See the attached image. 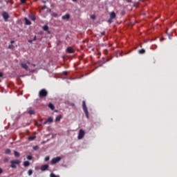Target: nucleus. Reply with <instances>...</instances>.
Here are the masks:
<instances>
[{"label": "nucleus", "instance_id": "nucleus-14", "mask_svg": "<svg viewBox=\"0 0 177 177\" xmlns=\"http://www.w3.org/2000/svg\"><path fill=\"white\" fill-rule=\"evenodd\" d=\"M62 120V115H59L55 118V122H59Z\"/></svg>", "mask_w": 177, "mask_h": 177}, {"label": "nucleus", "instance_id": "nucleus-5", "mask_svg": "<svg viewBox=\"0 0 177 177\" xmlns=\"http://www.w3.org/2000/svg\"><path fill=\"white\" fill-rule=\"evenodd\" d=\"M84 136H85V131H84V130L82 129H80L79 131L77 139L81 140L82 139V138H84Z\"/></svg>", "mask_w": 177, "mask_h": 177}, {"label": "nucleus", "instance_id": "nucleus-9", "mask_svg": "<svg viewBox=\"0 0 177 177\" xmlns=\"http://www.w3.org/2000/svg\"><path fill=\"white\" fill-rule=\"evenodd\" d=\"M66 51L68 52V53H74V52H75V50H74V48H73V47H68L66 49Z\"/></svg>", "mask_w": 177, "mask_h": 177}, {"label": "nucleus", "instance_id": "nucleus-42", "mask_svg": "<svg viewBox=\"0 0 177 177\" xmlns=\"http://www.w3.org/2000/svg\"><path fill=\"white\" fill-rule=\"evenodd\" d=\"M27 63H28V64H31V62H30V60H28Z\"/></svg>", "mask_w": 177, "mask_h": 177}, {"label": "nucleus", "instance_id": "nucleus-30", "mask_svg": "<svg viewBox=\"0 0 177 177\" xmlns=\"http://www.w3.org/2000/svg\"><path fill=\"white\" fill-rule=\"evenodd\" d=\"M4 162H8V161H9V159H8V158H6L3 159Z\"/></svg>", "mask_w": 177, "mask_h": 177}, {"label": "nucleus", "instance_id": "nucleus-43", "mask_svg": "<svg viewBox=\"0 0 177 177\" xmlns=\"http://www.w3.org/2000/svg\"><path fill=\"white\" fill-rule=\"evenodd\" d=\"M3 171L2 169L0 168V174H2Z\"/></svg>", "mask_w": 177, "mask_h": 177}, {"label": "nucleus", "instance_id": "nucleus-32", "mask_svg": "<svg viewBox=\"0 0 177 177\" xmlns=\"http://www.w3.org/2000/svg\"><path fill=\"white\" fill-rule=\"evenodd\" d=\"M91 19H92V20H95V15H91Z\"/></svg>", "mask_w": 177, "mask_h": 177}, {"label": "nucleus", "instance_id": "nucleus-19", "mask_svg": "<svg viewBox=\"0 0 177 177\" xmlns=\"http://www.w3.org/2000/svg\"><path fill=\"white\" fill-rule=\"evenodd\" d=\"M146 50L143 48L140 49L138 50V53L140 54V55H143V53H145Z\"/></svg>", "mask_w": 177, "mask_h": 177}, {"label": "nucleus", "instance_id": "nucleus-25", "mask_svg": "<svg viewBox=\"0 0 177 177\" xmlns=\"http://www.w3.org/2000/svg\"><path fill=\"white\" fill-rule=\"evenodd\" d=\"M28 175H29V176H31V175H32V169L28 170Z\"/></svg>", "mask_w": 177, "mask_h": 177}, {"label": "nucleus", "instance_id": "nucleus-7", "mask_svg": "<svg viewBox=\"0 0 177 177\" xmlns=\"http://www.w3.org/2000/svg\"><path fill=\"white\" fill-rule=\"evenodd\" d=\"M20 66L21 67H22V68H24V70H26V71H28V66L27 65V64L21 63Z\"/></svg>", "mask_w": 177, "mask_h": 177}, {"label": "nucleus", "instance_id": "nucleus-6", "mask_svg": "<svg viewBox=\"0 0 177 177\" xmlns=\"http://www.w3.org/2000/svg\"><path fill=\"white\" fill-rule=\"evenodd\" d=\"M2 17L4 19V21H8V19H9V14L6 12H3L2 14Z\"/></svg>", "mask_w": 177, "mask_h": 177}, {"label": "nucleus", "instance_id": "nucleus-34", "mask_svg": "<svg viewBox=\"0 0 177 177\" xmlns=\"http://www.w3.org/2000/svg\"><path fill=\"white\" fill-rule=\"evenodd\" d=\"M21 1V3H26V0H20Z\"/></svg>", "mask_w": 177, "mask_h": 177}, {"label": "nucleus", "instance_id": "nucleus-49", "mask_svg": "<svg viewBox=\"0 0 177 177\" xmlns=\"http://www.w3.org/2000/svg\"><path fill=\"white\" fill-rule=\"evenodd\" d=\"M139 1H143V0H139Z\"/></svg>", "mask_w": 177, "mask_h": 177}, {"label": "nucleus", "instance_id": "nucleus-41", "mask_svg": "<svg viewBox=\"0 0 177 177\" xmlns=\"http://www.w3.org/2000/svg\"><path fill=\"white\" fill-rule=\"evenodd\" d=\"M10 44H15V40H11Z\"/></svg>", "mask_w": 177, "mask_h": 177}, {"label": "nucleus", "instance_id": "nucleus-12", "mask_svg": "<svg viewBox=\"0 0 177 177\" xmlns=\"http://www.w3.org/2000/svg\"><path fill=\"white\" fill-rule=\"evenodd\" d=\"M115 12L114 11L111 12L110 13V17L111 20H113V19L115 17Z\"/></svg>", "mask_w": 177, "mask_h": 177}, {"label": "nucleus", "instance_id": "nucleus-38", "mask_svg": "<svg viewBox=\"0 0 177 177\" xmlns=\"http://www.w3.org/2000/svg\"><path fill=\"white\" fill-rule=\"evenodd\" d=\"M32 41H37V36H35Z\"/></svg>", "mask_w": 177, "mask_h": 177}, {"label": "nucleus", "instance_id": "nucleus-21", "mask_svg": "<svg viewBox=\"0 0 177 177\" xmlns=\"http://www.w3.org/2000/svg\"><path fill=\"white\" fill-rule=\"evenodd\" d=\"M37 137L35 136L28 137V140H35Z\"/></svg>", "mask_w": 177, "mask_h": 177}, {"label": "nucleus", "instance_id": "nucleus-46", "mask_svg": "<svg viewBox=\"0 0 177 177\" xmlns=\"http://www.w3.org/2000/svg\"><path fill=\"white\" fill-rule=\"evenodd\" d=\"M73 2H77V0H72Z\"/></svg>", "mask_w": 177, "mask_h": 177}, {"label": "nucleus", "instance_id": "nucleus-36", "mask_svg": "<svg viewBox=\"0 0 177 177\" xmlns=\"http://www.w3.org/2000/svg\"><path fill=\"white\" fill-rule=\"evenodd\" d=\"M107 49L104 50V55H107Z\"/></svg>", "mask_w": 177, "mask_h": 177}, {"label": "nucleus", "instance_id": "nucleus-1", "mask_svg": "<svg viewBox=\"0 0 177 177\" xmlns=\"http://www.w3.org/2000/svg\"><path fill=\"white\" fill-rule=\"evenodd\" d=\"M10 167L14 169H16V168H17V165H20V163L21 162L19 160H10Z\"/></svg>", "mask_w": 177, "mask_h": 177}, {"label": "nucleus", "instance_id": "nucleus-15", "mask_svg": "<svg viewBox=\"0 0 177 177\" xmlns=\"http://www.w3.org/2000/svg\"><path fill=\"white\" fill-rule=\"evenodd\" d=\"M29 17L31 20H32V21H35L36 20V17H35V15H29Z\"/></svg>", "mask_w": 177, "mask_h": 177}, {"label": "nucleus", "instance_id": "nucleus-29", "mask_svg": "<svg viewBox=\"0 0 177 177\" xmlns=\"http://www.w3.org/2000/svg\"><path fill=\"white\" fill-rule=\"evenodd\" d=\"M27 158H28V160H32V156H27Z\"/></svg>", "mask_w": 177, "mask_h": 177}, {"label": "nucleus", "instance_id": "nucleus-10", "mask_svg": "<svg viewBox=\"0 0 177 177\" xmlns=\"http://www.w3.org/2000/svg\"><path fill=\"white\" fill-rule=\"evenodd\" d=\"M48 122H53V118H52V117H50L47 119V121L44 122V125H46V124H48Z\"/></svg>", "mask_w": 177, "mask_h": 177}, {"label": "nucleus", "instance_id": "nucleus-17", "mask_svg": "<svg viewBox=\"0 0 177 177\" xmlns=\"http://www.w3.org/2000/svg\"><path fill=\"white\" fill-rule=\"evenodd\" d=\"M48 107H49V109H50L51 110H55V105H53V104H52V103H49V104H48Z\"/></svg>", "mask_w": 177, "mask_h": 177}, {"label": "nucleus", "instance_id": "nucleus-45", "mask_svg": "<svg viewBox=\"0 0 177 177\" xmlns=\"http://www.w3.org/2000/svg\"><path fill=\"white\" fill-rule=\"evenodd\" d=\"M32 66L33 67H35V66H36V65H35V64H32Z\"/></svg>", "mask_w": 177, "mask_h": 177}, {"label": "nucleus", "instance_id": "nucleus-20", "mask_svg": "<svg viewBox=\"0 0 177 177\" xmlns=\"http://www.w3.org/2000/svg\"><path fill=\"white\" fill-rule=\"evenodd\" d=\"M24 167H29L30 166V162H28V161H24Z\"/></svg>", "mask_w": 177, "mask_h": 177}, {"label": "nucleus", "instance_id": "nucleus-39", "mask_svg": "<svg viewBox=\"0 0 177 177\" xmlns=\"http://www.w3.org/2000/svg\"><path fill=\"white\" fill-rule=\"evenodd\" d=\"M0 77H3V73L0 72Z\"/></svg>", "mask_w": 177, "mask_h": 177}, {"label": "nucleus", "instance_id": "nucleus-13", "mask_svg": "<svg viewBox=\"0 0 177 177\" xmlns=\"http://www.w3.org/2000/svg\"><path fill=\"white\" fill-rule=\"evenodd\" d=\"M24 20L26 26H31V21L28 20L27 18H25Z\"/></svg>", "mask_w": 177, "mask_h": 177}, {"label": "nucleus", "instance_id": "nucleus-3", "mask_svg": "<svg viewBox=\"0 0 177 177\" xmlns=\"http://www.w3.org/2000/svg\"><path fill=\"white\" fill-rule=\"evenodd\" d=\"M39 97H46V96H48V91L45 90V88L40 90L39 92Z\"/></svg>", "mask_w": 177, "mask_h": 177}, {"label": "nucleus", "instance_id": "nucleus-48", "mask_svg": "<svg viewBox=\"0 0 177 177\" xmlns=\"http://www.w3.org/2000/svg\"><path fill=\"white\" fill-rule=\"evenodd\" d=\"M107 62H110V59H109L107 60Z\"/></svg>", "mask_w": 177, "mask_h": 177}, {"label": "nucleus", "instance_id": "nucleus-27", "mask_svg": "<svg viewBox=\"0 0 177 177\" xmlns=\"http://www.w3.org/2000/svg\"><path fill=\"white\" fill-rule=\"evenodd\" d=\"M38 149H39V147H38V145L33 147V150H38Z\"/></svg>", "mask_w": 177, "mask_h": 177}, {"label": "nucleus", "instance_id": "nucleus-24", "mask_svg": "<svg viewBox=\"0 0 177 177\" xmlns=\"http://www.w3.org/2000/svg\"><path fill=\"white\" fill-rule=\"evenodd\" d=\"M50 177H60V176H59V175H55V174L51 173V174H50Z\"/></svg>", "mask_w": 177, "mask_h": 177}, {"label": "nucleus", "instance_id": "nucleus-40", "mask_svg": "<svg viewBox=\"0 0 177 177\" xmlns=\"http://www.w3.org/2000/svg\"><path fill=\"white\" fill-rule=\"evenodd\" d=\"M32 41L33 40H28V42H29L30 44H32Z\"/></svg>", "mask_w": 177, "mask_h": 177}, {"label": "nucleus", "instance_id": "nucleus-22", "mask_svg": "<svg viewBox=\"0 0 177 177\" xmlns=\"http://www.w3.org/2000/svg\"><path fill=\"white\" fill-rule=\"evenodd\" d=\"M28 114H30V115L35 114V111H34L33 110H30V111H28Z\"/></svg>", "mask_w": 177, "mask_h": 177}, {"label": "nucleus", "instance_id": "nucleus-35", "mask_svg": "<svg viewBox=\"0 0 177 177\" xmlns=\"http://www.w3.org/2000/svg\"><path fill=\"white\" fill-rule=\"evenodd\" d=\"M41 9L42 10H45V9H46V6H44Z\"/></svg>", "mask_w": 177, "mask_h": 177}, {"label": "nucleus", "instance_id": "nucleus-26", "mask_svg": "<svg viewBox=\"0 0 177 177\" xmlns=\"http://www.w3.org/2000/svg\"><path fill=\"white\" fill-rule=\"evenodd\" d=\"M13 48H15V46L12 44L8 46V49H13Z\"/></svg>", "mask_w": 177, "mask_h": 177}, {"label": "nucleus", "instance_id": "nucleus-2", "mask_svg": "<svg viewBox=\"0 0 177 177\" xmlns=\"http://www.w3.org/2000/svg\"><path fill=\"white\" fill-rule=\"evenodd\" d=\"M82 107H83V111L85 113L86 118H89V113L88 112V108L86 107V104L85 101L82 102Z\"/></svg>", "mask_w": 177, "mask_h": 177}, {"label": "nucleus", "instance_id": "nucleus-47", "mask_svg": "<svg viewBox=\"0 0 177 177\" xmlns=\"http://www.w3.org/2000/svg\"><path fill=\"white\" fill-rule=\"evenodd\" d=\"M160 41H164V38H163V39H160Z\"/></svg>", "mask_w": 177, "mask_h": 177}, {"label": "nucleus", "instance_id": "nucleus-11", "mask_svg": "<svg viewBox=\"0 0 177 177\" xmlns=\"http://www.w3.org/2000/svg\"><path fill=\"white\" fill-rule=\"evenodd\" d=\"M62 19L63 20H68V19H70V15L66 14V15L62 16Z\"/></svg>", "mask_w": 177, "mask_h": 177}, {"label": "nucleus", "instance_id": "nucleus-31", "mask_svg": "<svg viewBox=\"0 0 177 177\" xmlns=\"http://www.w3.org/2000/svg\"><path fill=\"white\" fill-rule=\"evenodd\" d=\"M62 74H64V75H67L68 73L67 71H64Z\"/></svg>", "mask_w": 177, "mask_h": 177}, {"label": "nucleus", "instance_id": "nucleus-8", "mask_svg": "<svg viewBox=\"0 0 177 177\" xmlns=\"http://www.w3.org/2000/svg\"><path fill=\"white\" fill-rule=\"evenodd\" d=\"M48 168H49L48 165H41L40 169H41V171H46V170H48Z\"/></svg>", "mask_w": 177, "mask_h": 177}, {"label": "nucleus", "instance_id": "nucleus-16", "mask_svg": "<svg viewBox=\"0 0 177 177\" xmlns=\"http://www.w3.org/2000/svg\"><path fill=\"white\" fill-rule=\"evenodd\" d=\"M14 156H15V157H16V158H19V157H20V153L15 151H14Z\"/></svg>", "mask_w": 177, "mask_h": 177}, {"label": "nucleus", "instance_id": "nucleus-4", "mask_svg": "<svg viewBox=\"0 0 177 177\" xmlns=\"http://www.w3.org/2000/svg\"><path fill=\"white\" fill-rule=\"evenodd\" d=\"M60 160H62V158L60 156H57L56 158H53L51 160V164L53 165L55 164H57V162H59V161H60Z\"/></svg>", "mask_w": 177, "mask_h": 177}, {"label": "nucleus", "instance_id": "nucleus-44", "mask_svg": "<svg viewBox=\"0 0 177 177\" xmlns=\"http://www.w3.org/2000/svg\"><path fill=\"white\" fill-rule=\"evenodd\" d=\"M109 23H111V19L108 20Z\"/></svg>", "mask_w": 177, "mask_h": 177}, {"label": "nucleus", "instance_id": "nucleus-33", "mask_svg": "<svg viewBox=\"0 0 177 177\" xmlns=\"http://www.w3.org/2000/svg\"><path fill=\"white\" fill-rule=\"evenodd\" d=\"M53 17H57V14L53 13Z\"/></svg>", "mask_w": 177, "mask_h": 177}, {"label": "nucleus", "instance_id": "nucleus-23", "mask_svg": "<svg viewBox=\"0 0 177 177\" xmlns=\"http://www.w3.org/2000/svg\"><path fill=\"white\" fill-rule=\"evenodd\" d=\"M11 153V151L10 149H6V151H5V153L6 154H10Z\"/></svg>", "mask_w": 177, "mask_h": 177}, {"label": "nucleus", "instance_id": "nucleus-18", "mask_svg": "<svg viewBox=\"0 0 177 177\" xmlns=\"http://www.w3.org/2000/svg\"><path fill=\"white\" fill-rule=\"evenodd\" d=\"M44 31H48L49 30V26H48L47 25H45L42 27Z\"/></svg>", "mask_w": 177, "mask_h": 177}, {"label": "nucleus", "instance_id": "nucleus-28", "mask_svg": "<svg viewBox=\"0 0 177 177\" xmlns=\"http://www.w3.org/2000/svg\"><path fill=\"white\" fill-rule=\"evenodd\" d=\"M49 160H50L49 156H46L44 158V161H49Z\"/></svg>", "mask_w": 177, "mask_h": 177}, {"label": "nucleus", "instance_id": "nucleus-37", "mask_svg": "<svg viewBox=\"0 0 177 177\" xmlns=\"http://www.w3.org/2000/svg\"><path fill=\"white\" fill-rule=\"evenodd\" d=\"M105 34H106V32H104V31L101 32L102 36L105 35Z\"/></svg>", "mask_w": 177, "mask_h": 177}]
</instances>
